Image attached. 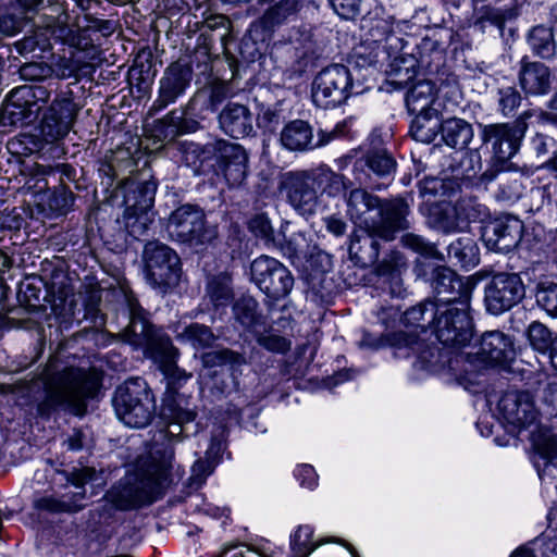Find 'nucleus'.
I'll return each mask as SVG.
<instances>
[{"instance_id": "f8f14e48", "label": "nucleus", "mask_w": 557, "mask_h": 557, "mask_svg": "<svg viewBox=\"0 0 557 557\" xmlns=\"http://www.w3.org/2000/svg\"><path fill=\"white\" fill-rule=\"evenodd\" d=\"M166 231L171 238L181 243L202 244L209 236L205 228V214L191 205L177 208L169 218Z\"/></svg>"}, {"instance_id": "de8ad7c7", "label": "nucleus", "mask_w": 557, "mask_h": 557, "mask_svg": "<svg viewBox=\"0 0 557 557\" xmlns=\"http://www.w3.org/2000/svg\"><path fill=\"white\" fill-rule=\"evenodd\" d=\"M499 107L502 112L507 115L513 112L521 102V96L513 87H506L499 89Z\"/></svg>"}, {"instance_id": "dca6fc26", "label": "nucleus", "mask_w": 557, "mask_h": 557, "mask_svg": "<svg viewBox=\"0 0 557 557\" xmlns=\"http://www.w3.org/2000/svg\"><path fill=\"white\" fill-rule=\"evenodd\" d=\"M498 411L507 423L520 428L532 424L537 417L529 392H506L498 401Z\"/></svg>"}, {"instance_id": "774afa93", "label": "nucleus", "mask_w": 557, "mask_h": 557, "mask_svg": "<svg viewBox=\"0 0 557 557\" xmlns=\"http://www.w3.org/2000/svg\"><path fill=\"white\" fill-rule=\"evenodd\" d=\"M210 27L223 26L225 27L228 24V21L225 16H215L208 21Z\"/></svg>"}, {"instance_id": "5701e85b", "label": "nucleus", "mask_w": 557, "mask_h": 557, "mask_svg": "<svg viewBox=\"0 0 557 557\" xmlns=\"http://www.w3.org/2000/svg\"><path fill=\"white\" fill-rule=\"evenodd\" d=\"M281 143L290 151L313 149L324 144V141L313 143L311 126L301 120L292 121L284 126L281 132Z\"/></svg>"}, {"instance_id": "49530a36", "label": "nucleus", "mask_w": 557, "mask_h": 557, "mask_svg": "<svg viewBox=\"0 0 557 557\" xmlns=\"http://www.w3.org/2000/svg\"><path fill=\"white\" fill-rule=\"evenodd\" d=\"M216 465L212 462L211 460H201L198 459L195 461V463L191 467V474L189 478V484L193 487H199L201 486L206 479L212 473L214 467Z\"/></svg>"}, {"instance_id": "f704fd0d", "label": "nucleus", "mask_w": 557, "mask_h": 557, "mask_svg": "<svg viewBox=\"0 0 557 557\" xmlns=\"http://www.w3.org/2000/svg\"><path fill=\"white\" fill-rule=\"evenodd\" d=\"M536 550H541L543 557H557V536L548 540L546 536L536 537L518 547L510 557H536Z\"/></svg>"}, {"instance_id": "4468645a", "label": "nucleus", "mask_w": 557, "mask_h": 557, "mask_svg": "<svg viewBox=\"0 0 557 557\" xmlns=\"http://www.w3.org/2000/svg\"><path fill=\"white\" fill-rule=\"evenodd\" d=\"M78 108L70 94L59 95L53 100L41 123V134L47 143L57 141L71 131Z\"/></svg>"}, {"instance_id": "13d9d810", "label": "nucleus", "mask_w": 557, "mask_h": 557, "mask_svg": "<svg viewBox=\"0 0 557 557\" xmlns=\"http://www.w3.org/2000/svg\"><path fill=\"white\" fill-rule=\"evenodd\" d=\"M147 225H148V218L146 215L139 216L135 221H132V218L127 216L126 227H127L129 234H132L133 236L143 235L147 228Z\"/></svg>"}, {"instance_id": "f3484780", "label": "nucleus", "mask_w": 557, "mask_h": 557, "mask_svg": "<svg viewBox=\"0 0 557 557\" xmlns=\"http://www.w3.org/2000/svg\"><path fill=\"white\" fill-rule=\"evenodd\" d=\"M523 224L515 216L496 219L483 228L482 238L490 249L507 252L520 242Z\"/></svg>"}, {"instance_id": "473e14b6", "label": "nucleus", "mask_w": 557, "mask_h": 557, "mask_svg": "<svg viewBox=\"0 0 557 557\" xmlns=\"http://www.w3.org/2000/svg\"><path fill=\"white\" fill-rule=\"evenodd\" d=\"M207 297L215 309L228 306L233 300L231 277L226 273L212 277L207 285Z\"/></svg>"}, {"instance_id": "e433bc0d", "label": "nucleus", "mask_w": 557, "mask_h": 557, "mask_svg": "<svg viewBox=\"0 0 557 557\" xmlns=\"http://www.w3.org/2000/svg\"><path fill=\"white\" fill-rule=\"evenodd\" d=\"M313 174L319 186V194L325 193L329 196H336L345 187L344 177L330 169L320 168L314 170Z\"/></svg>"}, {"instance_id": "bf43d9fd", "label": "nucleus", "mask_w": 557, "mask_h": 557, "mask_svg": "<svg viewBox=\"0 0 557 557\" xmlns=\"http://www.w3.org/2000/svg\"><path fill=\"white\" fill-rule=\"evenodd\" d=\"M325 225L330 233L341 236L346 231V224L345 222L336 216H329L325 219Z\"/></svg>"}, {"instance_id": "864d4df0", "label": "nucleus", "mask_w": 557, "mask_h": 557, "mask_svg": "<svg viewBox=\"0 0 557 557\" xmlns=\"http://www.w3.org/2000/svg\"><path fill=\"white\" fill-rule=\"evenodd\" d=\"M98 473L92 468H82L71 474L70 482L78 487H84L85 484L97 480Z\"/></svg>"}, {"instance_id": "6e6d98bb", "label": "nucleus", "mask_w": 557, "mask_h": 557, "mask_svg": "<svg viewBox=\"0 0 557 557\" xmlns=\"http://www.w3.org/2000/svg\"><path fill=\"white\" fill-rule=\"evenodd\" d=\"M223 434H224V430H221L219 437L218 436L212 437L210 445H209L208 449L206 450V458L208 460H211L215 465L219 462L220 457L225 448L223 440H222Z\"/></svg>"}, {"instance_id": "680f3d73", "label": "nucleus", "mask_w": 557, "mask_h": 557, "mask_svg": "<svg viewBox=\"0 0 557 557\" xmlns=\"http://www.w3.org/2000/svg\"><path fill=\"white\" fill-rule=\"evenodd\" d=\"M83 434L81 431H74V433L67 440V446L72 450H78L83 447Z\"/></svg>"}, {"instance_id": "ddd939ff", "label": "nucleus", "mask_w": 557, "mask_h": 557, "mask_svg": "<svg viewBox=\"0 0 557 557\" xmlns=\"http://www.w3.org/2000/svg\"><path fill=\"white\" fill-rule=\"evenodd\" d=\"M462 346H450L456 349L469 348L467 351L461 352V357H465L470 363H474L480 360L484 363L498 364L506 361L512 351V343L508 336L499 331H492L485 333L479 344L471 345L470 339Z\"/></svg>"}, {"instance_id": "ea45409f", "label": "nucleus", "mask_w": 557, "mask_h": 557, "mask_svg": "<svg viewBox=\"0 0 557 557\" xmlns=\"http://www.w3.org/2000/svg\"><path fill=\"white\" fill-rule=\"evenodd\" d=\"M528 338L531 346L537 351L545 352L548 348L550 351L553 350L555 338L552 337L550 331L537 321L530 324Z\"/></svg>"}, {"instance_id": "20e7f679", "label": "nucleus", "mask_w": 557, "mask_h": 557, "mask_svg": "<svg viewBox=\"0 0 557 557\" xmlns=\"http://www.w3.org/2000/svg\"><path fill=\"white\" fill-rule=\"evenodd\" d=\"M99 387L100 377L95 372L65 368L47 380L46 398L38 410L44 414L50 409L63 408L82 416L86 410L85 400L94 397Z\"/></svg>"}, {"instance_id": "7c9ffc66", "label": "nucleus", "mask_w": 557, "mask_h": 557, "mask_svg": "<svg viewBox=\"0 0 557 557\" xmlns=\"http://www.w3.org/2000/svg\"><path fill=\"white\" fill-rule=\"evenodd\" d=\"M84 498V493H79L77 495H45L36 498L34 500V507L39 511H46L52 515L55 513H64V512H76L81 509V506L77 504V498Z\"/></svg>"}, {"instance_id": "bb28decb", "label": "nucleus", "mask_w": 557, "mask_h": 557, "mask_svg": "<svg viewBox=\"0 0 557 557\" xmlns=\"http://www.w3.org/2000/svg\"><path fill=\"white\" fill-rule=\"evenodd\" d=\"M173 333L178 342L189 344L194 348L209 347L215 341L212 331L199 323H190L188 325L177 323L173 326Z\"/></svg>"}, {"instance_id": "f03ea898", "label": "nucleus", "mask_w": 557, "mask_h": 557, "mask_svg": "<svg viewBox=\"0 0 557 557\" xmlns=\"http://www.w3.org/2000/svg\"><path fill=\"white\" fill-rule=\"evenodd\" d=\"M347 212L355 223L366 228V234L352 238L349 246L350 253H360L358 258L363 264L373 263L379 257L375 237L393 240L397 232L409 227V205L401 198L381 203L376 196L356 188L348 195Z\"/></svg>"}, {"instance_id": "79ce46f5", "label": "nucleus", "mask_w": 557, "mask_h": 557, "mask_svg": "<svg viewBox=\"0 0 557 557\" xmlns=\"http://www.w3.org/2000/svg\"><path fill=\"white\" fill-rule=\"evenodd\" d=\"M234 313L236 319L247 329H251L257 333L258 319L256 315V301L253 299H244L234 305Z\"/></svg>"}, {"instance_id": "393cba45", "label": "nucleus", "mask_w": 557, "mask_h": 557, "mask_svg": "<svg viewBox=\"0 0 557 557\" xmlns=\"http://www.w3.org/2000/svg\"><path fill=\"white\" fill-rule=\"evenodd\" d=\"M432 284L438 295L448 294L450 296L447 298H455V300H453L454 307H461V301H457V295L461 296L463 294V289H466V286L462 280L458 277L453 270L446 267H437L434 270ZM446 297H444V299ZM441 302H444L443 298L441 299ZM462 302H466L469 307L468 296H466Z\"/></svg>"}, {"instance_id": "a18cd8bd", "label": "nucleus", "mask_w": 557, "mask_h": 557, "mask_svg": "<svg viewBox=\"0 0 557 557\" xmlns=\"http://www.w3.org/2000/svg\"><path fill=\"white\" fill-rule=\"evenodd\" d=\"M256 334L257 342L259 343V345H261L269 351L283 354L287 351L290 347V342L277 334L271 332L264 334H258L257 332Z\"/></svg>"}, {"instance_id": "39448f33", "label": "nucleus", "mask_w": 557, "mask_h": 557, "mask_svg": "<svg viewBox=\"0 0 557 557\" xmlns=\"http://www.w3.org/2000/svg\"><path fill=\"white\" fill-rule=\"evenodd\" d=\"M113 403L117 418L134 429L147 426L156 411L153 394L140 377L129 379L120 385Z\"/></svg>"}, {"instance_id": "b1692460", "label": "nucleus", "mask_w": 557, "mask_h": 557, "mask_svg": "<svg viewBox=\"0 0 557 557\" xmlns=\"http://www.w3.org/2000/svg\"><path fill=\"white\" fill-rule=\"evenodd\" d=\"M417 71V58L412 54H400L389 63L386 83L394 89H401L416 77Z\"/></svg>"}, {"instance_id": "e2e57ef3", "label": "nucleus", "mask_w": 557, "mask_h": 557, "mask_svg": "<svg viewBox=\"0 0 557 557\" xmlns=\"http://www.w3.org/2000/svg\"><path fill=\"white\" fill-rule=\"evenodd\" d=\"M41 69L36 64H27L22 67V75L26 78H39L41 74L38 73Z\"/></svg>"}, {"instance_id": "5fc2aeb1", "label": "nucleus", "mask_w": 557, "mask_h": 557, "mask_svg": "<svg viewBox=\"0 0 557 557\" xmlns=\"http://www.w3.org/2000/svg\"><path fill=\"white\" fill-rule=\"evenodd\" d=\"M313 536V533L308 537L306 539L304 535L300 536V542H305L306 544V548H308V550L310 552V554L315 550L319 546H321L322 544L324 543H327V542H335V543H338L343 546H345L348 552L350 553L351 557H360L359 554L357 553V550L348 543L344 542V541H341V540H335V539H332V540H318V541H314L312 539Z\"/></svg>"}, {"instance_id": "72a5a7b5", "label": "nucleus", "mask_w": 557, "mask_h": 557, "mask_svg": "<svg viewBox=\"0 0 557 557\" xmlns=\"http://www.w3.org/2000/svg\"><path fill=\"white\" fill-rule=\"evenodd\" d=\"M529 45L531 49L543 59L552 58L555 54L556 45L553 32L548 27H534L529 35Z\"/></svg>"}, {"instance_id": "412c9836", "label": "nucleus", "mask_w": 557, "mask_h": 557, "mask_svg": "<svg viewBox=\"0 0 557 557\" xmlns=\"http://www.w3.org/2000/svg\"><path fill=\"white\" fill-rule=\"evenodd\" d=\"M519 83L525 95H546L550 89V71L540 62L525 63L519 72Z\"/></svg>"}, {"instance_id": "603ef678", "label": "nucleus", "mask_w": 557, "mask_h": 557, "mask_svg": "<svg viewBox=\"0 0 557 557\" xmlns=\"http://www.w3.org/2000/svg\"><path fill=\"white\" fill-rule=\"evenodd\" d=\"M295 476L300 485L313 490L318 485V475L310 465H300L295 470Z\"/></svg>"}, {"instance_id": "2f4dec72", "label": "nucleus", "mask_w": 557, "mask_h": 557, "mask_svg": "<svg viewBox=\"0 0 557 557\" xmlns=\"http://www.w3.org/2000/svg\"><path fill=\"white\" fill-rule=\"evenodd\" d=\"M447 251L449 259L455 260L456 264L463 268L474 267L478 263V247L474 240L468 236L450 243Z\"/></svg>"}, {"instance_id": "4c0bfd02", "label": "nucleus", "mask_w": 557, "mask_h": 557, "mask_svg": "<svg viewBox=\"0 0 557 557\" xmlns=\"http://www.w3.org/2000/svg\"><path fill=\"white\" fill-rule=\"evenodd\" d=\"M295 0H281L276 5L270 8L261 17L263 28L271 29L282 24L295 11Z\"/></svg>"}, {"instance_id": "0e129e2a", "label": "nucleus", "mask_w": 557, "mask_h": 557, "mask_svg": "<svg viewBox=\"0 0 557 557\" xmlns=\"http://www.w3.org/2000/svg\"><path fill=\"white\" fill-rule=\"evenodd\" d=\"M219 557H245L243 548L233 546L224 549Z\"/></svg>"}, {"instance_id": "7ed1b4c3", "label": "nucleus", "mask_w": 557, "mask_h": 557, "mask_svg": "<svg viewBox=\"0 0 557 557\" xmlns=\"http://www.w3.org/2000/svg\"><path fill=\"white\" fill-rule=\"evenodd\" d=\"M455 298H445V302L426 300L405 312L406 322L425 327L433 324L437 339L444 346H462L471 337L472 320L466 302L454 307Z\"/></svg>"}, {"instance_id": "c756f323", "label": "nucleus", "mask_w": 557, "mask_h": 557, "mask_svg": "<svg viewBox=\"0 0 557 557\" xmlns=\"http://www.w3.org/2000/svg\"><path fill=\"white\" fill-rule=\"evenodd\" d=\"M312 534V527L305 524L299 525L296 531L290 535V550L292 554L288 557H308L310 552L306 548V543L300 542V536L308 539ZM255 552L260 557H287L285 556L282 548H271L270 546H258Z\"/></svg>"}, {"instance_id": "cd10ccee", "label": "nucleus", "mask_w": 557, "mask_h": 557, "mask_svg": "<svg viewBox=\"0 0 557 557\" xmlns=\"http://www.w3.org/2000/svg\"><path fill=\"white\" fill-rule=\"evenodd\" d=\"M441 131L445 144L451 148H466L473 137L471 125L457 117L444 121Z\"/></svg>"}, {"instance_id": "052dcab7", "label": "nucleus", "mask_w": 557, "mask_h": 557, "mask_svg": "<svg viewBox=\"0 0 557 557\" xmlns=\"http://www.w3.org/2000/svg\"><path fill=\"white\" fill-rule=\"evenodd\" d=\"M553 143V138L537 134L533 139V146L539 156L546 154L549 150V146Z\"/></svg>"}, {"instance_id": "6ab92c4d", "label": "nucleus", "mask_w": 557, "mask_h": 557, "mask_svg": "<svg viewBox=\"0 0 557 557\" xmlns=\"http://www.w3.org/2000/svg\"><path fill=\"white\" fill-rule=\"evenodd\" d=\"M553 428L540 426L532 434V442L537 451L539 459L535 460V467L540 479L545 475H553L555 470L554 459L557 457V434Z\"/></svg>"}, {"instance_id": "c03bdc74", "label": "nucleus", "mask_w": 557, "mask_h": 557, "mask_svg": "<svg viewBox=\"0 0 557 557\" xmlns=\"http://www.w3.org/2000/svg\"><path fill=\"white\" fill-rule=\"evenodd\" d=\"M202 360H203V364L207 367L223 366V364H238L239 366L244 362V358L240 355L235 354L227 349L205 354L202 357Z\"/></svg>"}, {"instance_id": "09e8293b", "label": "nucleus", "mask_w": 557, "mask_h": 557, "mask_svg": "<svg viewBox=\"0 0 557 557\" xmlns=\"http://www.w3.org/2000/svg\"><path fill=\"white\" fill-rule=\"evenodd\" d=\"M84 67V64L76 60L74 57L69 59H61L55 64V74L59 78H77L78 73Z\"/></svg>"}, {"instance_id": "c85d7f7f", "label": "nucleus", "mask_w": 557, "mask_h": 557, "mask_svg": "<svg viewBox=\"0 0 557 557\" xmlns=\"http://www.w3.org/2000/svg\"><path fill=\"white\" fill-rule=\"evenodd\" d=\"M416 114L410 125L411 136L414 140L423 144L432 143L442 126L438 112H422Z\"/></svg>"}, {"instance_id": "a19ab883", "label": "nucleus", "mask_w": 557, "mask_h": 557, "mask_svg": "<svg viewBox=\"0 0 557 557\" xmlns=\"http://www.w3.org/2000/svg\"><path fill=\"white\" fill-rule=\"evenodd\" d=\"M366 164L379 176H388L395 170L394 159L384 150L369 153L366 158Z\"/></svg>"}, {"instance_id": "58836bf2", "label": "nucleus", "mask_w": 557, "mask_h": 557, "mask_svg": "<svg viewBox=\"0 0 557 557\" xmlns=\"http://www.w3.org/2000/svg\"><path fill=\"white\" fill-rule=\"evenodd\" d=\"M536 302L547 314L557 318V283L541 282L536 288Z\"/></svg>"}, {"instance_id": "4be33fe9", "label": "nucleus", "mask_w": 557, "mask_h": 557, "mask_svg": "<svg viewBox=\"0 0 557 557\" xmlns=\"http://www.w3.org/2000/svg\"><path fill=\"white\" fill-rule=\"evenodd\" d=\"M190 74L180 64L169 66L160 79L159 101L163 107L173 103L189 85Z\"/></svg>"}, {"instance_id": "aec40b11", "label": "nucleus", "mask_w": 557, "mask_h": 557, "mask_svg": "<svg viewBox=\"0 0 557 557\" xmlns=\"http://www.w3.org/2000/svg\"><path fill=\"white\" fill-rule=\"evenodd\" d=\"M223 132L233 138L248 136L252 129V114L249 109L239 103H228L219 115Z\"/></svg>"}, {"instance_id": "69168bd1", "label": "nucleus", "mask_w": 557, "mask_h": 557, "mask_svg": "<svg viewBox=\"0 0 557 557\" xmlns=\"http://www.w3.org/2000/svg\"><path fill=\"white\" fill-rule=\"evenodd\" d=\"M17 3L26 11H33L37 9L44 0H16Z\"/></svg>"}, {"instance_id": "9b49d317", "label": "nucleus", "mask_w": 557, "mask_h": 557, "mask_svg": "<svg viewBox=\"0 0 557 557\" xmlns=\"http://www.w3.org/2000/svg\"><path fill=\"white\" fill-rule=\"evenodd\" d=\"M251 277L270 298L285 297L293 288L294 278L286 267L268 256H260L251 263Z\"/></svg>"}, {"instance_id": "0eeeda50", "label": "nucleus", "mask_w": 557, "mask_h": 557, "mask_svg": "<svg viewBox=\"0 0 557 557\" xmlns=\"http://www.w3.org/2000/svg\"><path fill=\"white\" fill-rule=\"evenodd\" d=\"M354 89L349 70L344 65L333 64L315 76L312 85V100L320 108H334L345 102L350 95L360 92Z\"/></svg>"}, {"instance_id": "1a4fd4ad", "label": "nucleus", "mask_w": 557, "mask_h": 557, "mask_svg": "<svg viewBox=\"0 0 557 557\" xmlns=\"http://www.w3.org/2000/svg\"><path fill=\"white\" fill-rule=\"evenodd\" d=\"M146 277L153 287L169 288L178 284L181 261L177 253L161 243H149L145 247Z\"/></svg>"}, {"instance_id": "c9c22d12", "label": "nucleus", "mask_w": 557, "mask_h": 557, "mask_svg": "<svg viewBox=\"0 0 557 557\" xmlns=\"http://www.w3.org/2000/svg\"><path fill=\"white\" fill-rule=\"evenodd\" d=\"M405 265L404 259L400 253L393 252L385 258L376 268V274L381 277H386L395 287H392V294L399 295L398 288L399 276L401 268Z\"/></svg>"}, {"instance_id": "4d7b16f0", "label": "nucleus", "mask_w": 557, "mask_h": 557, "mask_svg": "<svg viewBox=\"0 0 557 557\" xmlns=\"http://www.w3.org/2000/svg\"><path fill=\"white\" fill-rule=\"evenodd\" d=\"M21 29V21L11 16H0V35L14 36Z\"/></svg>"}, {"instance_id": "8fccbe9b", "label": "nucleus", "mask_w": 557, "mask_h": 557, "mask_svg": "<svg viewBox=\"0 0 557 557\" xmlns=\"http://www.w3.org/2000/svg\"><path fill=\"white\" fill-rule=\"evenodd\" d=\"M249 228L265 243L273 240V230L270 221L263 215H257L249 222Z\"/></svg>"}, {"instance_id": "423d86ee", "label": "nucleus", "mask_w": 557, "mask_h": 557, "mask_svg": "<svg viewBox=\"0 0 557 557\" xmlns=\"http://www.w3.org/2000/svg\"><path fill=\"white\" fill-rule=\"evenodd\" d=\"M554 119L553 114L546 111L528 110L518 119L519 129L510 127L508 124L486 125L483 129V140L491 144L494 157L498 162H506L518 151L528 120H531V123L546 124Z\"/></svg>"}, {"instance_id": "37998d69", "label": "nucleus", "mask_w": 557, "mask_h": 557, "mask_svg": "<svg viewBox=\"0 0 557 557\" xmlns=\"http://www.w3.org/2000/svg\"><path fill=\"white\" fill-rule=\"evenodd\" d=\"M401 242L406 247L412 249L413 251L420 255L432 257L438 260L444 259L443 255L440 251H437L436 247L433 244L428 243L426 240H424L423 237L419 235L411 233L406 234L401 237Z\"/></svg>"}, {"instance_id": "6e6552de", "label": "nucleus", "mask_w": 557, "mask_h": 557, "mask_svg": "<svg viewBox=\"0 0 557 557\" xmlns=\"http://www.w3.org/2000/svg\"><path fill=\"white\" fill-rule=\"evenodd\" d=\"M280 193L301 215H312L320 208L319 186L313 171H297L284 174Z\"/></svg>"}, {"instance_id": "3c124183", "label": "nucleus", "mask_w": 557, "mask_h": 557, "mask_svg": "<svg viewBox=\"0 0 557 557\" xmlns=\"http://www.w3.org/2000/svg\"><path fill=\"white\" fill-rule=\"evenodd\" d=\"M334 12L343 18H352L359 13V0H330Z\"/></svg>"}, {"instance_id": "a211bd4d", "label": "nucleus", "mask_w": 557, "mask_h": 557, "mask_svg": "<svg viewBox=\"0 0 557 557\" xmlns=\"http://www.w3.org/2000/svg\"><path fill=\"white\" fill-rule=\"evenodd\" d=\"M218 169L231 186L240 185L247 176L248 156L243 147L232 143L219 144Z\"/></svg>"}, {"instance_id": "9d476101", "label": "nucleus", "mask_w": 557, "mask_h": 557, "mask_svg": "<svg viewBox=\"0 0 557 557\" xmlns=\"http://www.w3.org/2000/svg\"><path fill=\"white\" fill-rule=\"evenodd\" d=\"M524 293V284L517 273H497L485 284L484 306L497 315L519 304Z\"/></svg>"}, {"instance_id": "2eb2a0df", "label": "nucleus", "mask_w": 557, "mask_h": 557, "mask_svg": "<svg viewBox=\"0 0 557 557\" xmlns=\"http://www.w3.org/2000/svg\"><path fill=\"white\" fill-rule=\"evenodd\" d=\"M67 14L60 13L58 16H44L37 23L38 30L34 36L24 38L20 45L22 49L34 51L36 47L45 49L46 41L52 37L71 46L81 47L83 45L81 38L67 24Z\"/></svg>"}, {"instance_id": "338daca9", "label": "nucleus", "mask_w": 557, "mask_h": 557, "mask_svg": "<svg viewBox=\"0 0 557 557\" xmlns=\"http://www.w3.org/2000/svg\"><path fill=\"white\" fill-rule=\"evenodd\" d=\"M12 265V261L9 256L0 251V274L4 273Z\"/></svg>"}, {"instance_id": "f257e3e1", "label": "nucleus", "mask_w": 557, "mask_h": 557, "mask_svg": "<svg viewBox=\"0 0 557 557\" xmlns=\"http://www.w3.org/2000/svg\"><path fill=\"white\" fill-rule=\"evenodd\" d=\"M127 304L129 324L121 336L136 349H143L145 356L158 363L168 379L165 406L172 422L168 431L159 433V440H156L149 455L138 460V473L127 475L106 494V502L113 508L122 510L134 507L145 496L157 492V488L170 479L174 456L172 438L182 433L187 434L188 424L196 418V412L189 406L188 399L176 392L177 386L191 377L190 373L176 366L178 350L168 335L156 330L148 322L145 311L133 297H127Z\"/></svg>"}, {"instance_id": "a878e982", "label": "nucleus", "mask_w": 557, "mask_h": 557, "mask_svg": "<svg viewBox=\"0 0 557 557\" xmlns=\"http://www.w3.org/2000/svg\"><path fill=\"white\" fill-rule=\"evenodd\" d=\"M435 98L434 84L429 81H419L407 94L406 104L411 113L438 112L433 107Z\"/></svg>"}]
</instances>
